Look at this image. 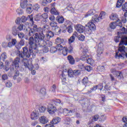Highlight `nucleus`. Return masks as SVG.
Masks as SVG:
<instances>
[{"label": "nucleus", "mask_w": 127, "mask_h": 127, "mask_svg": "<svg viewBox=\"0 0 127 127\" xmlns=\"http://www.w3.org/2000/svg\"><path fill=\"white\" fill-rule=\"evenodd\" d=\"M22 50L23 51H17L16 55L23 59L22 62H24V64H27L28 63L27 58H30L31 55L35 56V54L38 53V49L37 47H35L33 49L31 48L28 49L27 47H23Z\"/></svg>", "instance_id": "f257e3e1"}, {"label": "nucleus", "mask_w": 127, "mask_h": 127, "mask_svg": "<svg viewBox=\"0 0 127 127\" xmlns=\"http://www.w3.org/2000/svg\"><path fill=\"white\" fill-rule=\"evenodd\" d=\"M96 13V10L95 9H91L89 10L87 13L85 15V17H88V16H91L94 15Z\"/></svg>", "instance_id": "5701e85b"}, {"label": "nucleus", "mask_w": 127, "mask_h": 127, "mask_svg": "<svg viewBox=\"0 0 127 127\" xmlns=\"http://www.w3.org/2000/svg\"><path fill=\"white\" fill-rule=\"evenodd\" d=\"M28 41L29 48H32V49L33 50V48H35V47H37V49H38L37 45H39V44H38V43H37V42H36V40L34 39V38H33V37H30Z\"/></svg>", "instance_id": "6e6552de"}, {"label": "nucleus", "mask_w": 127, "mask_h": 127, "mask_svg": "<svg viewBox=\"0 0 127 127\" xmlns=\"http://www.w3.org/2000/svg\"><path fill=\"white\" fill-rule=\"evenodd\" d=\"M34 20L35 21H39L41 20H42V18L41 17V15H39V14H37V15H36L34 17Z\"/></svg>", "instance_id": "4c0bfd02"}, {"label": "nucleus", "mask_w": 127, "mask_h": 127, "mask_svg": "<svg viewBox=\"0 0 127 127\" xmlns=\"http://www.w3.org/2000/svg\"><path fill=\"white\" fill-rule=\"evenodd\" d=\"M78 36V34L77 33H74L71 37L68 39V43L71 44V43H73L74 41H75V38Z\"/></svg>", "instance_id": "393cba45"}, {"label": "nucleus", "mask_w": 127, "mask_h": 127, "mask_svg": "<svg viewBox=\"0 0 127 127\" xmlns=\"http://www.w3.org/2000/svg\"><path fill=\"white\" fill-rule=\"evenodd\" d=\"M50 12L52 14H54V15H58L59 14V12L55 9V7H52Z\"/></svg>", "instance_id": "7c9ffc66"}, {"label": "nucleus", "mask_w": 127, "mask_h": 127, "mask_svg": "<svg viewBox=\"0 0 127 127\" xmlns=\"http://www.w3.org/2000/svg\"><path fill=\"white\" fill-rule=\"evenodd\" d=\"M54 104H55L56 106H59L60 107V108H58V110H59L61 114H62L63 112L64 116H69V109L67 108L63 109L62 107H61L62 106H63V102H62L60 99H56L55 101H54Z\"/></svg>", "instance_id": "20e7f679"}, {"label": "nucleus", "mask_w": 127, "mask_h": 127, "mask_svg": "<svg viewBox=\"0 0 127 127\" xmlns=\"http://www.w3.org/2000/svg\"><path fill=\"white\" fill-rule=\"evenodd\" d=\"M109 26L111 29H115L117 26H119L120 27H123V23L121 22V20H118L116 22H111Z\"/></svg>", "instance_id": "1a4fd4ad"}, {"label": "nucleus", "mask_w": 127, "mask_h": 127, "mask_svg": "<svg viewBox=\"0 0 127 127\" xmlns=\"http://www.w3.org/2000/svg\"><path fill=\"white\" fill-rule=\"evenodd\" d=\"M125 49H126V47H125V46H120L118 49V51H119V52H121V53H124V55H125L126 56V54H127V53L125 52Z\"/></svg>", "instance_id": "473e14b6"}, {"label": "nucleus", "mask_w": 127, "mask_h": 127, "mask_svg": "<svg viewBox=\"0 0 127 127\" xmlns=\"http://www.w3.org/2000/svg\"><path fill=\"white\" fill-rule=\"evenodd\" d=\"M122 121L124 123H125L123 127H127V116L124 117Z\"/></svg>", "instance_id": "4d7b16f0"}, {"label": "nucleus", "mask_w": 127, "mask_h": 127, "mask_svg": "<svg viewBox=\"0 0 127 127\" xmlns=\"http://www.w3.org/2000/svg\"><path fill=\"white\" fill-rule=\"evenodd\" d=\"M5 86L6 88H11L12 86V83L9 81H7L5 83Z\"/></svg>", "instance_id": "8fccbe9b"}, {"label": "nucleus", "mask_w": 127, "mask_h": 127, "mask_svg": "<svg viewBox=\"0 0 127 127\" xmlns=\"http://www.w3.org/2000/svg\"><path fill=\"white\" fill-rule=\"evenodd\" d=\"M87 61V63H88V64H94V60L92 59H88L86 60Z\"/></svg>", "instance_id": "0e129e2a"}, {"label": "nucleus", "mask_w": 127, "mask_h": 127, "mask_svg": "<svg viewBox=\"0 0 127 127\" xmlns=\"http://www.w3.org/2000/svg\"><path fill=\"white\" fill-rule=\"evenodd\" d=\"M116 76H117V78H118V79H122V78H123V73L120 71H118Z\"/></svg>", "instance_id": "bf43d9fd"}, {"label": "nucleus", "mask_w": 127, "mask_h": 127, "mask_svg": "<svg viewBox=\"0 0 127 127\" xmlns=\"http://www.w3.org/2000/svg\"><path fill=\"white\" fill-rule=\"evenodd\" d=\"M50 52H51V53H52L53 54H54V53H55L56 52H57V48H56V47H51L50 50Z\"/></svg>", "instance_id": "79ce46f5"}, {"label": "nucleus", "mask_w": 127, "mask_h": 127, "mask_svg": "<svg viewBox=\"0 0 127 127\" xmlns=\"http://www.w3.org/2000/svg\"><path fill=\"white\" fill-rule=\"evenodd\" d=\"M110 18L111 20H120L119 16L117 14L113 13L110 16Z\"/></svg>", "instance_id": "bb28decb"}, {"label": "nucleus", "mask_w": 127, "mask_h": 127, "mask_svg": "<svg viewBox=\"0 0 127 127\" xmlns=\"http://www.w3.org/2000/svg\"><path fill=\"white\" fill-rule=\"evenodd\" d=\"M84 69L85 70H86V71H87L88 72H90V71H91L93 68L91 67V66H86L84 67Z\"/></svg>", "instance_id": "338daca9"}, {"label": "nucleus", "mask_w": 127, "mask_h": 127, "mask_svg": "<svg viewBox=\"0 0 127 127\" xmlns=\"http://www.w3.org/2000/svg\"><path fill=\"white\" fill-rule=\"evenodd\" d=\"M20 58L19 57L17 56V57L12 61V59H10V61H6L5 62V64H10L11 63H13V64H19L20 63Z\"/></svg>", "instance_id": "f8f14e48"}, {"label": "nucleus", "mask_w": 127, "mask_h": 127, "mask_svg": "<svg viewBox=\"0 0 127 127\" xmlns=\"http://www.w3.org/2000/svg\"><path fill=\"white\" fill-rule=\"evenodd\" d=\"M124 2H125V0H118L116 7H121V6L123 5Z\"/></svg>", "instance_id": "e433bc0d"}, {"label": "nucleus", "mask_w": 127, "mask_h": 127, "mask_svg": "<svg viewBox=\"0 0 127 127\" xmlns=\"http://www.w3.org/2000/svg\"><path fill=\"white\" fill-rule=\"evenodd\" d=\"M21 20L23 22V23H24L26 20H30L32 24L34 23V21H33V15L32 14L28 15L27 17L25 16H22L21 18Z\"/></svg>", "instance_id": "9b49d317"}, {"label": "nucleus", "mask_w": 127, "mask_h": 127, "mask_svg": "<svg viewBox=\"0 0 127 127\" xmlns=\"http://www.w3.org/2000/svg\"><path fill=\"white\" fill-rule=\"evenodd\" d=\"M52 31H53L56 35H59V34L61 33V28L58 26L54 27L52 28Z\"/></svg>", "instance_id": "aec40b11"}, {"label": "nucleus", "mask_w": 127, "mask_h": 127, "mask_svg": "<svg viewBox=\"0 0 127 127\" xmlns=\"http://www.w3.org/2000/svg\"><path fill=\"white\" fill-rule=\"evenodd\" d=\"M19 32V31L17 29V27H16V26H14L12 28L11 33L12 35H13L14 36H16V35H17Z\"/></svg>", "instance_id": "b1692460"}, {"label": "nucleus", "mask_w": 127, "mask_h": 127, "mask_svg": "<svg viewBox=\"0 0 127 127\" xmlns=\"http://www.w3.org/2000/svg\"><path fill=\"white\" fill-rule=\"evenodd\" d=\"M4 69H5V71H8L9 70V69H10V70H12L11 69V65H10V66H9L8 64H6L5 65Z\"/></svg>", "instance_id": "69168bd1"}, {"label": "nucleus", "mask_w": 127, "mask_h": 127, "mask_svg": "<svg viewBox=\"0 0 127 127\" xmlns=\"http://www.w3.org/2000/svg\"><path fill=\"white\" fill-rule=\"evenodd\" d=\"M99 118H100V116H99V115H98L94 116L91 119V123H94V122H97V121L99 120Z\"/></svg>", "instance_id": "ea45409f"}, {"label": "nucleus", "mask_w": 127, "mask_h": 127, "mask_svg": "<svg viewBox=\"0 0 127 127\" xmlns=\"http://www.w3.org/2000/svg\"><path fill=\"white\" fill-rule=\"evenodd\" d=\"M75 29L79 33H83L85 31V27L81 24H77L75 27Z\"/></svg>", "instance_id": "f3484780"}, {"label": "nucleus", "mask_w": 127, "mask_h": 127, "mask_svg": "<svg viewBox=\"0 0 127 127\" xmlns=\"http://www.w3.org/2000/svg\"><path fill=\"white\" fill-rule=\"evenodd\" d=\"M39 111L40 113H45V111H46V107L45 106H41L39 108Z\"/></svg>", "instance_id": "c03bdc74"}, {"label": "nucleus", "mask_w": 127, "mask_h": 127, "mask_svg": "<svg viewBox=\"0 0 127 127\" xmlns=\"http://www.w3.org/2000/svg\"><path fill=\"white\" fill-rule=\"evenodd\" d=\"M67 74L68 77H70V78H73L74 77V71L72 69H69L67 70Z\"/></svg>", "instance_id": "f704fd0d"}, {"label": "nucleus", "mask_w": 127, "mask_h": 127, "mask_svg": "<svg viewBox=\"0 0 127 127\" xmlns=\"http://www.w3.org/2000/svg\"><path fill=\"white\" fill-rule=\"evenodd\" d=\"M120 33H121L120 32H118V34L119 36H116L114 38V40L115 42L118 43L119 42L120 40H121L119 44V46H121V45H123V44H126L127 42V37L126 36H120Z\"/></svg>", "instance_id": "0eeeda50"}, {"label": "nucleus", "mask_w": 127, "mask_h": 127, "mask_svg": "<svg viewBox=\"0 0 127 127\" xmlns=\"http://www.w3.org/2000/svg\"><path fill=\"white\" fill-rule=\"evenodd\" d=\"M22 67H24L25 68H28L30 71H31V73L32 75H35L36 74V71L34 69V65L32 64H25L22 65Z\"/></svg>", "instance_id": "9d476101"}, {"label": "nucleus", "mask_w": 127, "mask_h": 127, "mask_svg": "<svg viewBox=\"0 0 127 127\" xmlns=\"http://www.w3.org/2000/svg\"><path fill=\"white\" fill-rule=\"evenodd\" d=\"M31 29H32L35 32H37V31H38V27L37 25L34 24V23L32 24V28Z\"/></svg>", "instance_id": "a19ab883"}, {"label": "nucleus", "mask_w": 127, "mask_h": 127, "mask_svg": "<svg viewBox=\"0 0 127 127\" xmlns=\"http://www.w3.org/2000/svg\"><path fill=\"white\" fill-rule=\"evenodd\" d=\"M46 35L47 38H52V37L54 36V33L53 31H51L50 30L49 31L47 32Z\"/></svg>", "instance_id": "c756f323"}, {"label": "nucleus", "mask_w": 127, "mask_h": 127, "mask_svg": "<svg viewBox=\"0 0 127 127\" xmlns=\"http://www.w3.org/2000/svg\"><path fill=\"white\" fill-rule=\"evenodd\" d=\"M121 58L123 59L124 58V56H123V54L122 55L121 54H119V52L116 53V55H115V58Z\"/></svg>", "instance_id": "052dcab7"}, {"label": "nucleus", "mask_w": 127, "mask_h": 127, "mask_svg": "<svg viewBox=\"0 0 127 127\" xmlns=\"http://www.w3.org/2000/svg\"><path fill=\"white\" fill-rule=\"evenodd\" d=\"M61 122V118L60 117H55L53 118V120L51 121V124L52 125H57L59 123Z\"/></svg>", "instance_id": "4be33fe9"}, {"label": "nucleus", "mask_w": 127, "mask_h": 127, "mask_svg": "<svg viewBox=\"0 0 127 127\" xmlns=\"http://www.w3.org/2000/svg\"><path fill=\"white\" fill-rule=\"evenodd\" d=\"M74 76H79L81 74V71L80 70H73Z\"/></svg>", "instance_id": "603ef678"}, {"label": "nucleus", "mask_w": 127, "mask_h": 127, "mask_svg": "<svg viewBox=\"0 0 127 127\" xmlns=\"http://www.w3.org/2000/svg\"><path fill=\"white\" fill-rule=\"evenodd\" d=\"M121 34H127V29L126 30V28L125 27H123L121 29Z\"/></svg>", "instance_id": "774afa93"}, {"label": "nucleus", "mask_w": 127, "mask_h": 127, "mask_svg": "<svg viewBox=\"0 0 127 127\" xmlns=\"http://www.w3.org/2000/svg\"><path fill=\"white\" fill-rule=\"evenodd\" d=\"M64 121L66 125H70V123L72 122V119L70 117H65L64 118Z\"/></svg>", "instance_id": "58836bf2"}, {"label": "nucleus", "mask_w": 127, "mask_h": 127, "mask_svg": "<svg viewBox=\"0 0 127 127\" xmlns=\"http://www.w3.org/2000/svg\"><path fill=\"white\" fill-rule=\"evenodd\" d=\"M48 112L49 114L53 115L56 112V108L53 105H49L48 107Z\"/></svg>", "instance_id": "dca6fc26"}, {"label": "nucleus", "mask_w": 127, "mask_h": 127, "mask_svg": "<svg viewBox=\"0 0 127 127\" xmlns=\"http://www.w3.org/2000/svg\"><path fill=\"white\" fill-rule=\"evenodd\" d=\"M45 38V36L44 34H42V35H40L39 36V38L36 39V41H37V43L40 45V46H48V47H51L53 45V43L51 41H45L44 40V38Z\"/></svg>", "instance_id": "7ed1b4c3"}, {"label": "nucleus", "mask_w": 127, "mask_h": 127, "mask_svg": "<svg viewBox=\"0 0 127 127\" xmlns=\"http://www.w3.org/2000/svg\"><path fill=\"white\" fill-rule=\"evenodd\" d=\"M39 117V113H38V112L34 111L31 114V119L33 121H36V120H37V119H38Z\"/></svg>", "instance_id": "a211bd4d"}, {"label": "nucleus", "mask_w": 127, "mask_h": 127, "mask_svg": "<svg viewBox=\"0 0 127 127\" xmlns=\"http://www.w3.org/2000/svg\"><path fill=\"white\" fill-rule=\"evenodd\" d=\"M17 35H18L19 38H20V39H22V38H24V36H25L24 33L21 32H19Z\"/></svg>", "instance_id": "de8ad7c7"}, {"label": "nucleus", "mask_w": 127, "mask_h": 127, "mask_svg": "<svg viewBox=\"0 0 127 127\" xmlns=\"http://www.w3.org/2000/svg\"><path fill=\"white\" fill-rule=\"evenodd\" d=\"M20 6L22 8H26V13L30 14L32 12L33 9L32 8V4H27V0H21Z\"/></svg>", "instance_id": "39448f33"}, {"label": "nucleus", "mask_w": 127, "mask_h": 127, "mask_svg": "<svg viewBox=\"0 0 127 127\" xmlns=\"http://www.w3.org/2000/svg\"><path fill=\"white\" fill-rule=\"evenodd\" d=\"M27 29H28L27 32H29L28 33L29 36H31V37H33V36H34V39H35L36 42H37V41H36V40L39 38V36L42 35V34H44L43 30H42V31H41V32L38 34L37 33H35V32L32 30V29H31V28L29 27H27Z\"/></svg>", "instance_id": "423d86ee"}, {"label": "nucleus", "mask_w": 127, "mask_h": 127, "mask_svg": "<svg viewBox=\"0 0 127 127\" xmlns=\"http://www.w3.org/2000/svg\"><path fill=\"white\" fill-rule=\"evenodd\" d=\"M111 73H112L114 75H117L118 74V71L115 68H112L110 70Z\"/></svg>", "instance_id": "680f3d73"}, {"label": "nucleus", "mask_w": 127, "mask_h": 127, "mask_svg": "<svg viewBox=\"0 0 127 127\" xmlns=\"http://www.w3.org/2000/svg\"><path fill=\"white\" fill-rule=\"evenodd\" d=\"M97 86V89H99L100 91L103 90V88H104V84L103 83H99Z\"/></svg>", "instance_id": "13d9d810"}, {"label": "nucleus", "mask_w": 127, "mask_h": 127, "mask_svg": "<svg viewBox=\"0 0 127 127\" xmlns=\"http://www.w3.org/2000/svg\"><path fill=\"white\" fill-rule=\"evenodd\" d=\"M68 48L67 47H64V49L63 50V54L64 56L67 55V53H68Z\"/></svg>", "instance_id": "3c124183"}, {"label": "nucleus", "mask_w": 127, "mask_h": 127, "mask_svg": "<svg viewBox=\"0 0 127 127\" xmlns=\"http://www.w3.org/2000/svg\"><path fill=\"white\" fill-rule=\"evenodd\" d=\"M41 16L42 18H43V20H41V23L43 24H46V23L47 22V18H48V14L46 13H44L42 15H41Z\"/></svg>", "instance_id": "6ab92c4d"}, {"label": "nucleus", "mask_w": 127, "mask_h": 127, "mask_svg": "<svg viewBox=\"0 0 127 127\" xmlns=\"http://www.w3.org/2000/svg\"><path fill=\"white\" fill-rule=\"evenodd\" d=\"M106 15V12L104 11H101L99 17L98 15L96 14L92 17L91 20L87 23V26L89 27L88 32H89V34H91L93 31L96 30V25L95 23L96 22H99L100 19H104L105 18V16Z\"/></svg>", "instance_id": "f03ea898"}, {"label": "nucleus", "mask_w": 127, "mask_h": 127, "mask_svg": "<svg viewBox=\"0 0 127 127\" xmlns=\"http://www.w3.org/2000/svg\"><path fill=\"white\" fill-rule=\"evenodd\" d=\"M43 30L44 31H46V32H48L49 31H50L49 26L47 25H45L44 26L43 28Z\"/></svg>", "instance_id": "5fc2aeb1"}, {"label": "nucleus", "mask_w": 127, "mask_h": 127, "mask_svg": "<svg viewBox=\"0 0 127 127\" xmlns=\"http://www.w3.org/2000/svg\"><path fill=\"white\" fill-rule=\"evenodd\" d=\"M82 83L84 86L86 87L87 86V84L88 83H89V79H88V77L87 76H85L83 78V79L82 80Z\"/></svg>", "instance_id": "72a5a7b5"}, {"label": "nucleus", "mask_w": 127, "mask_h": 127, "mask_svg": "<svg viewBox=\"0 0 127 127\" xmlns=\"http://www.w3.org/2000/svg\"><path fill=\"white\" fill-rule=\"evenodd\" d=\"M15 23L16 24H21V23H23V22H22V21L21 20V18H18L15 20Z\"/></svg>", "instance_id": "e2e57ef3"}, {"label": "nucleus", "mask_w": 127, "mask_h": 127, "mask_svg": "<svg viewBox=\"0 0 127 127\" xmlns=\"http://www.w3.org/2000/svg\"><path fill=\"white\" fill-rule=\"evenodd\" d=\"M67 59L70 64H75V59L73 56L69 55L67 57Z\"/></svg>", "instance_id": "2f4dec72"}, {"label": "nucleus", "mask_w": 127, "mask_h": 127, "mask_svg": "<svg viewBox=\"0 0 127 127\" xmlns=\"http://www.w3.org/2000/svg\"><path fill=\"white\" fill-rule=\"evenodd\" d=\"M1 58V61L4 62V59H6L7 56L6 53H3L1 55L0 57Z\"/></svg>", "instance_id": "49530a36"}, {"label": "nucleus", "mask_w": 127, "mask_h": 127, "mask_svg": "<svg viewBox=\"0 0 127 127\" xmlns=\"http://www.w3.org/2000/svg\"><path fill=\"white\" fill-rule=\"evenodd\" d=\"M17 28L19 31H21L22 30H23L24 32H27L28 31L27 26H25V25H23V24H20L18 27H17Z\"/></svg>", "instance_id": "412c9836"}, {"label": "nucleus", "mask_w": 127, "mask_h": 127, "mask_svg": "<svg viewBox=\"0 0 127 127\" xmlns=\"http://www.w3.org/2000/svg\"><path fill=\"white\" fill-rule=\"evenodd\" d=\"M50 25L52 28H54V27H57V22H54V21H52L50 23Z\"/></svg>", "instance_id": "a18cd8bd"}, {"label": "nucleus", "mask_w": 127, "mask_h": 127, "mask_svg": "<svg viewBox=\"0 0 127 127\" xmlns=\"http://www.w3.org/2000/svg\"><path fill=\"white\" fill-rule=\"evenodd\" d=\"M49 121V120H48V118L44 116H41L39 118V122L40 124H42V125H45L47 124Z\"/></svg>", "instance_id": "4468645a"}, {"label": "nucleus", "mask_w": 127, "mask_h": 127, "mask_svg": "<svg viewBox=\"0 0 127 127\" xmlns=\"http://www.w3.org/2000/svg\"><path fill=\"white\" fill-rule=\"evenodd\" d=\"M70 22L69 21H66L65 23V26L67 28V32L69 33H72L73 32V27L71 25V24H70Z\"/></svg>", "instance_id": "2eb2a0df"}, {"label": "nucleus", "mask_w": 127, "mask_h": 127, "mask_svg": "<svg viewBox=\"0 0 127 127\" xmlns=\"http://www.w3.org/2000/svg\"><path fill=\"white\" fill-rule=\"evenodd\" d=\"M56 19L59 23H63L64 22V17L62 16H58Z\"/></svg>", "instance_id": "cd10ccee"}, {"label": "nucleus", "mask_w": 127, "mask_h": 127, "mask_svg": "<svg viewBox=\"0 0 127 127\" xmlns=\"http://www.w3.org/2000/svg\"><path fill=\"white\" fill-rule=\"evenodd\" d=\"M122 10L123 11H127V2L122 5Z\"/></svg>", "instance_id": "864d4df0"}, {"label": "nucleus", "mask_w": 127, "mask_h": 127, "mask_svg": "<svg viewBox=\"0 0 127 127\" xmlns=\"http://www.w3.org/2000/svg\"><path fill=\"white\" fill-rule=\"evenodd\" d=\"M32 7L33 9L37 11L40 8V6L38 4H35Z\"/></svg>", "instance_id": "09e8293b"}, {"label": "nucleus", "mask_w": 127, "mask_h": 127, "mask_svg": "<svg viewBox=\"0 0 127 127\" xmlns=\"http://www.w3.org/2000/svg\"><path fill=\"white\" fill-rule=\"evenodd\" d=\"M103 52H104V44L100 43L98 44V48L97 49L98 56H100L101 54H103Z\"/></svg>", "instance_id": "ddd939ff"}, {"label": "nucleus", "mask_w": 127, "mask_h": 127, "mask_svg": "<svg viewBox=\"0 0 127 127\" xmlns=\"http://www.w3.org/2000/svg\"><path fill=\"white\" fill-rule=\"evenodd\" d=\"M11 68L12 70H14V68L16 70H18V69H20V67H19V64H12L11 65Z\"/></svg>", "instance_id": "c9c22d12"}, {"label": "nucleus", "mask_w": 127, "mask_h": 127, "mask_svg": "<svg viewBox=\"0 0 127 127\" xmlns=\"http://www.w3.org/2000/svg\"><path fill=\"white\" fill-rule=\"evenodd\" d=\"M46 95V89L45 88H43L40 90V97H45Z\"/></svg>", "instance_id": "c85d7f7f"}, {"label": "nucleus", "mask_w": 127, "mask_h": 127, "mask_svg": "<svg viewBox=\"0 0 127 127\" xmlns=\"http://www.w3.org/2000/svg\"><path fill=\"white\" fill-rule=\"evenodd\" d=\"M56 47L57 48V51L58 50L59 51H62V50H63V49H64V47H63V46H62V45H61L60 44H58L56 46Z\"/></svg>", "instance_id": "37998d69"}, {"label": "nucleus", "mask_w": 127, "mask_h": 127, "mask_svg": "<svg viewBox=\"0 0 127 127\" xmlns=\"http://www.w3.org/2000/svg\"><path fill=\"white\" fill-rule=\"evenodd\" d=\"M40 61L41 63H46L48 61L46 57H43L41 58Z\"/></svg>", "instance_id": "6e6d98bb"}, {"label": "nucleus", "mask_w": 127, "mask_h": 127, "mask_svg": "<svg viewBox=\"0 0 127 127\" xmlns=\"http://www.w3.org/2000/svg\"><path fill=\"white\" fill-rule=\"evenodd\" d=\"M65 42V40L63 38H60L59 37H58L56 40H55V43L56 44H63Z\"/></svg>", "instance_id": "a878e982"}]
</instances>
